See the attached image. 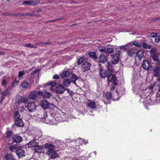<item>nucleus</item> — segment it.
<instances>
[{
    "instance_id": "obj_1",
    "label": "nucleus",
    "mask_w": 160,
    "mask_h": 160,
    "mask_svg": "<svg viewBox=\"0 0 160 160\" xmlns=\"http://www.w3.org/2000/svg\"><path fill=\"white\" fill-rule=\"evenodd\" d=\"M99 73L102 78H107L108 86L112 85L110 88L111 90H113L114 89V86L118 85V80L115 75L111 76V72L109 69L106 70L102 68H101L99 70Z\"/></svg>"
},
{
    "instance_id": "obj_2",
    "label": "nucleus",
    "mask_w": 160,
    "mask_h": 160,
    "mask_svg": "<svg viewBox=\"0 0 160 160\" xmlns=\"http://www.w3.org/2000/svg\"><path fill=\"white\" fill-rule=\"evenodd\" d=\"M115 94H116L113 97V96H112L110 93L107 92L105 93V94L103 95L102 98L104 103L108 104L111 101V98H112L113 100H118L119 97L117 92H115Z\"/></svg>"
},
{
    "instance_id": "obj_3",
    "label": "nucleus",
    "mask_w": 160,
    "mask_h": 160,
    "mask_svg": "<svg viewBox=\"0 0 160 160\" xmlns=\"http://www.w3.org/2000/svg\"><path fill=\"white\" fill-rule=\"evenodd\" d=\"M120 52V51L118 50L116 52L115 54L112 55L111 61L108 62V65L109 67H112V64H115L118 62Z\"/></svg>"
},
{
    "instance_id": "obj_4",
    "label": "nucleus",
    "mask_w": 160,
    "mask_h": 160,
    "mask_svg": "<svg viewBox=\"0 0 160 160\" xmlns=\"http://www.w3.org/2000/svg\"><path fill=\"white\" fill-rule=\"evenodd\" d=\"M69 78H65L63 79L62 81L63 84L66 87H68L71 82L76 85V81L78 79L77 76L75 74H73L72 75L71 78L72 80L69 79Z\"/></svg>"
},
{
    "instance_id": "obj_5",
    "label": "nucleus",
    "mask_w": 160,
    "mask_h": 160,
    "mask_svg": "<svg viewBox=\"0 0 160 160\" xmlns=\"http://www.w3.org/2000/svg\"><path fill=\"white\" fill-rule=\"evenodd\" d=\"M42 121L46 123H51L52 124H56L58 121L61 122V120L58 117L57 118H55L52 115L50 114L48 116L47 115L46 119L42 120Z\"/></svg>"
},
{
    "instance_id": "obj_6",
    "label": "nucleus",
    "mask_w": 160,
    "mask_h": 160,
    "mask_svg": "<svg viewBox=\"0 0 160 160\" xmlns=\"http://www.w3.org/2000/svg\"><path fill=\"white\" fill-rule=\"evenodd\" d=\"M156 48H152L150 51L151 56L153 60L155 61H158L159 54L156 52Z\"/></svg>"
},
{
    "instance_id": "obj_7",
    "label": "nucleus",
    "mask_w": 160,
    "mask_h": 160,
    "mask_svg": "<svg viewBox=\"0 0 160 160\" xmlns=\"http://www.w3.org/2000/svg\"><path fill=\"white\" fill-rule=\"evenodd\" d=\"M28 111L31 112H33L35 111L37 108V106L32 102H29L26 106Z\"/></svg>"
},
{
    "instance_id": "obj_8",
    "label": "nucleus",
    "mask_w": 160,
    "mask_h": 160,
    "mask_svg": "<svg viewBox=\"0 0 160 160\" xmlns=\"http://www.w3.org/2000/svg\"><path fill=\"white\" fill-rule=\"evenodd\" d=\"M66 89L61 84H59L56 87V92L57 94H62L64 93Z\"/></svg>"
},
{
    "instance_id": "obj_9",
    "label": "nucleus",
    "mask_w": 160,
    "mask_h": 160,
    "mask_svg": "<svg viewBox=\"0 0 160 160\" xmlns=\"http://www.w3.org/2000/svg\"><path fill=\"white\" fill-rule=\"evenodd\" d=\"M91 66L90 64L88 62H85L82 64L81 66L82 70L85 72L89 69Z\"/></svg>"
},
{
    "instance_id": "obj_10",
    "label": "nucleus",
    "mask_w": 160,
    "mask_h": 160,
    "mask_svg": "<svg viewBox=\"0 0 160 160\" xmlns=\"http://www.w3.org/2000/svg\"><path fill=\"white\" fill-rule=\"evenodd\" d=\"M45 148L48 150V152L53 151L55 149L54 145L51 143H47L44 145Z\"/></svg>"
},
{
    "instance_id": "obj_11",
    "label": "nucleus",
    "mask_w": 160,
    "mask_h": 160,
    "mask_svg": "<svg viewBox=\"0 0 160 160\" xmlns=\"http://www.w3.org/2000/svg\"><path fill=\"white\" fill-rule=\"evenodd\" d=\"M16 153L20 158H22L25 155V151L20 148H18V150L16 151Z\"/></svg>"
},
{
    "instance_id": "obj_12",
    "label": "nucleus",
    "mask_w": 160,
    "mask_h": 160,
    "mask_svg": "<svg viewBox=\"0 0 160 160\" xmlns=\"http://www.w3.org/2000/svg\"><path fill=\"white\" fill-rule=\"evenodd\" d=\"M40 104L42 107L44 109H47L50 108L49 103L45 100H42Z\"/></svg>"
},
{
    "instance_id": "obj_13",
    "label": "nucleus",
    "mask_w": 160,
    "mask_h": 160,
    "mask_svg": "<svg viewBox=\"0 0 160 160\" xmlns=\"http://www.w3.org/2000/svg\"><path fill=\"white\" fill-rule=\"evenodd\" d=\"M39 2L35 0L26 1L23 2V4L28 5L34 6L37 4Z\"/></svg>"
},
{
    "instance_id": "obj_14",
    "label": "nucleus",
    "mask_w": 160,
    "mask_h": 160,
    "mask_svg": "<svg viewBox=\"0 0 160 160\" xmlns=\"http://www.w3.org/2000/svg\"><path fill=\"white\" fill-rule=\"evenodd\" d=\"M38 95H39V91L38 92L33 91L30 93L28 98L31 99H34L37 98Z\"/></svg>"
},
{
    "instance_id": "obj_15",
    "label": "nucleus",
    "mask_w": 160,
    "mask_h": 160,
    "mask_svg": "<svg viewBox=\"0 0 160 160\" xmlns=\"http://www.w3.org/2000/svg\"><path fill=\"white\" fill-rule=\"evenodd\" d=\"M34 149L36 152L38 153H42L44 151V148L42 146H38L37 144L34 146Z\"/></svg>"
},
{
    "instance_id": "obj_16",
    "label": "nucleus",
    "mask_w": 160,
    "mask_h": 160,
    "mask_svg": "<svg viewBox=\"0 0 160 160\" xmlns=\"http://www.w3.org/2000/svg\"><path fill=\"white\" fill-rule=\"evenodd\" d=\"M38 115L39 118H41L42 120L46 119L47 117V114L45 111L41 112Z\"/></svg>"
},
{
    "instance_id": "obj_17",
    "label": "nucleus",
    "mask_w": 160,
    "mask_h": 160,
    "mask_svg": "<svg viewBox=\"0 0 160 160\" xmlns=\"http://www.w3.org/2000/svg\"><path fill=\"white\" fill-rule=\"evenodd\" d=\"M47 153L50 158H55L58 157V154L56 153L55 151L52 152H47Z\"/></svg>"
},
{
    "instance_id": "obj_18",
    "label": "nucleus",
    "mask_w": 160,
    "mask_h": 160,
    "mask_svg": "<svg viewBox=\"0 0 160 160\" xmlns=\"http://www.w3.org/2000/svg\"><path fill=\"white\" fill-rule=\"evenodd\" d=\"M39 95L42 96L44 98H49L51 96V94L50 93L47 92H42L39 91Z\"/></svg>"
},
{
    "instance_id": "obj_19",
    "label": "nucleus",
    "mask_w": 160,
    "mask_h": 160,
    "mask_svg": "<svg viewBox=\"0 0 160 160\" xmlns=\"http://www.w3.org/2000/svg\"><path fill=\"white\" fill-rule=\"evenodd\" d=\"M150 37L155 38V40H160V33L152 32L150 34Z\"/></svg>"
},
{
    "instance_id": "obj_20",
    "label": "nucleus",
    "mask_w": 160,
    "mask_h": 160,
    "mask_svg": "<svg viewBox=\"0 0 160 160\" xmlns=\"http://www.w3.org/2000/svg\"><path fill=\"white\" fill-rule=\"evenodd\" d=\"M87 104L88 107L92 109H95L96 107V104L95 102L89 100L87 102Z\"/></svg>"
},
{
    "instance_id": "obj_21",
    "label": "nucleus",
    "mask_w": 160,
    "mask_h": 160,
    "mask_svg": "<svg viewBox=\"0 0 160 160\" xmlns=\"http://www.w3.org/2000/svg\"><path fill=\"white\" fill-rule=\"evenodd\" d=\"M15 124L16 125L19 127H22L24 125L22 121L20 118L15 120Z\"/></svg>"
},
{
    "instance_id": "obj_22",
    "label": "nucleus",
    "mask_w": 160,
    "mask_h": 160,
    "mask_svg": "<svg viewBox=\"0 0 160 160\" xmlns=\"http://www.w3.org/2000/svg\"><path fill=\"white\" fill-rule=\"evenodd\" d=\"M149 64L148 62L146 60H144L142 63V67L145 70H147L149 68Z\"/></svg>"
},
{
    "instance_id": "obj_23",
    "label": "nucleus",
    "mask_w": 160,
    "mask_h": 160,
    "mask_svg": "<svg viewBox=\"0 0 160 160\" xmlns=\"http://www.w3.org/2000/svg\"><path fill=\"white\" fill-rule=\"evenodd\" d=\"M12 140L16 142H20L22 141V138L19 136L16 135L12 137Z\"/></svg>"
},
{
    "instance_id": "obj_24",
    "label": "nucleus",
    "mask_w": 160,
    "mask_h": 160,
    "mask_svg": "<svg viewBox=\"0 0 160 160\" xmlns=\"http://www.w3.org/2000/svg\"><path fill=\"white\" fill-rule=\"evenodd\" d=\"M99 58L100 62L101 63H104L107 61V58L106 56L103 54L100 55Z\"/></svg>"
},
{
    "instance_id": "obj_25",
    "label": "nucleus",
    "mask_w": 160,
    "mask_h": 160,
    "mask_svg": "<svg viewBox=\"0 0 160 160\" xmlns=\"http://www.w3.org/2000/svg\"><path fill=\"white\" fill-rule=\"evenodd\" d=\"M60 76L62 78H63L65 77L67 78H69L70 77V72L68 71H65L62 73Z\"/></svg>"
},
{
    "instance_id": "obj_26",
    "label": "nucleus",
    "mask_w": 160,
    "mask_h": 160,
    "mask_svg": "<svg viewBox=\"0 0 160 160\" xmlns=\"http://www.w3.org/2000/svg\"><path fill=\"white\" fill-rule=\"evenodd\" d=\"M4 158L6 160H16L13 155L10 153L6 154L4 156Z\"/></svg>"
},
{
    "instance_id": "obj_27",
    "label": "nucleus",
    "mask_w": 160,
    "mask_h": 160,
    "mask_svg": "<svg viewBox=\"0 0 160 160\" xmlns=\"http://www.w3.org/2000/svg\"><path fill=\"white\" fill-rule=\"evenodd\" d=\"M9 93V90L6 89L3 92L1 96V100L2 101L5 98V96Z\"/></svg>"
},
{
    "instance_id": "obj_28",
    "label": "nucleus",
    "mask_w": 160,
    "mask_h": 160,
    "mask_svg": "<svg viewBox=\"0 0 160 160\" xmlns=\"http://www.w3.org/2000/svg\"><path fill=\"white\" fill-rule=\"evenodd\" d=\"M143 52L142 50H139L136 52V54L139 59L142 58L143 56Z\"/></svg>"
},
{
    "instance_id": "obj_29",
    "label": "nucleus",
    "mask_w": 160,
    "mask_h": 160,
    "mask_svg": "<svg viewBox=\"0 0 160 160\" xmlns=\"http://www.w3.org/2000/svg\"><path fill=\"white\" fill-rule=\"evenodd\" d=\"M88 55L90 57L92 58L94 60H95L97 58L96 53L93 52H89Z\"/></svg>"
},
{
    "instance_id": "obj_30",
    "label": "nucleus",
    "mask_w": 160,
    "mask_h": 160,
    "mask_svg": "<svg viewBox=\"0 0 160 160\" xmlns=\"http://www.w3.org/2000/svg\"><path fill=\"white\" fill-rule=\"evenodd\" d=\"M36 141L35 139H33L30 142L28 143V145L29 146L32 147H34V146H36L37 145V143L36 144Z\"/></svg>"
},
{
    "instance_id": "obj_31",
    "label": "nucleus",
    "mask_w": 160,
    "mask_h": 160,
    "mask_svg": "<svg viewBox=\"0 0 160 160\" xmlns=\"http://www.w3.org/2000/svg\"><path fill=\"white\" fill-rule=\"evenodd\" d=\"M130 45L131 46L134 45L136 47H140L142 46V44L136 42H132L130 44Z\"/></svg>"
},
{
    "instance_id": "obj_32",
    "label": "nucleus",
    "mask_w": 160,
    "mask_h": 160,
    "mask_svg": "<svg viewBox=\"0 0 160 160\" xmlns=\"http://www.w3.org/2000/svg\"><path fill=\"white\" fill-rule=\"evenodd\" d=\"M75 141L80 144H82L84 143L86 144H87V143H88V142H85L81 138L77 139L75 140Z\"/></svg>"
},
{
    "instance_id": "obj_33",
    "label": "nucleus",
    "mask_w": 160,
    "mask_h": 160,
    "mask_svg": "<svg viewBox=\"0 0 160 160\" xmlns=\"http://www.w3.org/2000/svg\"><path fill=\"white\" fill-rule=\"evenodd\" d=\"M18 148L17 146L13 145L10 147L9 149L12 152H16V151L18 150Z\"/></svg>"
},
{
    "instance_id": "obj_34",
    "label": "nucleus",
    "mask_w": 160,
    "mask_h": 160,
    "mask_svg": "<svg viewBox=\"0 0 160 160\" xmlns=\"http://www.w3.org/2000/svg\"><path fill=\"white\" fill-rule=\"evenodd\" d=\"M151 100L149 99H146L143 101V103L146 105L149 106L152 104Z\"/></svg>"
},
{
    "instance_id": "obj_35",
    "label": "nucleus",
    "mask_w": 160,
    "mask_h": 160,
    "mask_svg": "<svg viewBox=\"0 0 160 160\" xmlns=\"http://www.w3.org/2000/svg\"><path fill=\"white\" fill-rule=\"evenodd\" d=\"M1 84L2 86L6 87L7 85V82L6 81V78L5 77L2 78V81L1 82Z\"/></svg>"
},
{
    "instance_id": "obj_36",
    "label": "nucleus",
    "mask_w": 160,
    "mask_h": 160,
    "mask_svg": "<svg viewBox=\"0 0 160 160\" xmlns=\"http://www.w3.org/2000/svg\"><path fill=\"white\" fill-rule=\"evenodd\" d=\"M29 83L26 82H24L22 84V88L24 89H26L28 88L29 86Z\"/></svg>"
},
{
    "instance_id": "obj_37",
    "label": "nucleus",
    "mask_w": 160,
    "mask_h": 160,
    "mask_svg": "<svg viewBox=\"0 0 160 160\" xmlns=\"http://www.w3.org/2000/svg\"><path fill=\"white\" fill-rule=\"evenodd\" d=\"M56 85V83L55 81H52L50 82L48 84V86H50L51 90H52V88L55 87Z\"/></svg>"
},
{
    "instance_id": "obj_38",
    "label": "nucleus",
    "mask_w": 160,
    "mask_h": 160,
    "mask_svg": "<svg viewBox=\"0 0 160 160\" xmlns=\"http://www.w3.org/2000/svg\"><path fill=\"white\" fill-rule=\"evenodd\" d=\"M98 49L100 52H104L106 51V48L102 46H99L98 47Z\"/></svg>"
},
{
    "instance_id": "obj_39",
    "label": "nucleus",
    "mask_w": 160,
    "mask_h": 160,
    "mask_svg": "<svg viewBox=\"0 0 160 160\" xmlns=\"http://www.w3.org/2000/svg\"><path fill=\"white\" fill-rule=\"evenodd\" d=\"M129 45H130V44H129ZM128 45H129V44L128 45L127 44V45H122V46H121L120 47V48L121 49H122V50H123L128 49L129 48V46Z\"/></svg>"
},
{
    "instance_id": "obj_40",
    "label": "nucleus",
    "mask_w": 160,
    "mask_h": 160,
    "mask_svg": "<svg viewBox=\"0 0 160 160\" xmlns=\"http://www.w3.org/2000/svg\"><path fill=\"white\" fill-rule=\"evenodd\" d=\"M20 115L18 112H16L14 113V117L15 118V120L17 119H18L20 118H19Z\"/></svg>"
},
{
    "instance_id": "obj_41",
    "label": "nucleus",
    "mask_w": 160,
    "mask_h": 160,
    "mask_svg": "<svg viewBox=\"0 0 160 160\" xmlns=\"http://www.w3.org/2000/svg\"><path fill=\"white\" fill-rule=\"evenodd\" d=\"M106 51L108 53H112L113 52V49L111 48H106Z\"/></svg>"
},
{
    "instance_id": "obj_42",
    "label": "nucleus",
    "mask_w": 160,
    "mask_h": 160,
    "mask_svg": "<svg viewBox=\"0 0 160 160\" xmlns=\"http://www.w3.org/2000/svg\"><path fill=\"white\" fill-rule=\"evenodd\" d=\"M28 101V98L27 97H23L22 98L21 103H26Z\"/></svg>"
},
{
    "instance_id": "obj_43",
    "label": "nucleus",
    "mask_w": 160,
    "mask_h": 160,
    "mask_svg": "<svg viewBox=\"0 0 160 160\" xmlns=\"http://www.w3.org/2000/svg\"><path fill=\"white\" fill-rule=\"evenodd\" d=\"M84 60V59L83 58H81L78 59V64H81L82 63Z\"/></svg>"
},
{
    "instance_id": "obj_44",
    "label": "nucleus",
    "mask_w": 160,
    "mask_h": 160,
    "mask_svg": "<svg viewBox=\"0 0 160 160\" xmlns=\"http://www.w3.org/2000/svg\"><path fill=\"white\" fill-rule=\"evenodd\" d=\"M25 74V72L23 71H20L18 73L19 77H21L22 76Z\"/></svg>"
},
{
    "instance_id": "obj_45",
    "label": "nucleus",
    "mask_w": 160,
    "mask_h": 160,
    "mask_svg": "<svg viewBox=\"0 0 160 160\" xmlns=\"http://www.w3.org/2000/svg\"><path fill=\"white\" fill-rule=\"evenodd\" d=\"M66 90L67 91L68 93L71 95H73V92L72 91H71V90H69L68 88H66Z\"/></svg>"
},
{
    "instance_id": "obj_46",
    "label": "nucleus",
    "mask_w": 160,
    "mask_h": 160,
    "mask_svg": "<svg viewBox=\"0 0 160 160\" xmlns=\"http://www.w3.org/2000/svg\"><path fill=\"white\" fill-rule=\"evenodd\" d=\"M6 135L8 137H9L11 136L12 134V132L10 131H7L6 132Z\"/></svg>"
},
{
    "instance_id": "obj_47",
    "label": "nucleus",
    "mask_w": 160,
    "mask_h": 160,
    "mask_svg": "<svg viewBox=\"0 0 160 160\" xmlns=\"http://www.w3.org/2000/svg\"><path fill=\"white\" fill-rule=\"evenodd\" d=\"M18 101L19 102L21 103V102L22 99L23 97H22L21 96H19L18 97Z\"/></svg>"
},
{
    "instance_id": "obj_48",
    "label": "nucleus",
    "mask_w": 160,
    "mask_h": 160,
    "mask_svg": "<svg viewBox=\"0 0 160 160\" xmlns=\"http://www.w3.org/2000/svg\"><path fill=\"white\" fill-rule=\"evenodd\" d=\"M53 79H58L59 78V77L57 74H55L53 76Z\"/></svg>"
},
{
    "instance_id": "obj_49",
    "label": "nucleus",
    "mask_w": 160,
    "mask_h": 160,
    "mask_svg": "<svg viewBox=\"0 0 160 160\" xmlns=\"http://www.w3.org/2000/svg\"><path fill=\"white\" fill-rule=\"evenodd\" d=\"M134 52H131L130 51H129L128 52V55L129 56H131L133 55Z\"/></svg>"
},
{
    "instance_id": "obj_50",
    "label": "nucleus",
    "mask_w": 160,
    "mask_h": 160,
    "mask_svg": "<svg viewBox=\"0 0 160 160\" xmlns=\"http://www.w3.org/2000/svg\"><path fill=\"white\" fill-rule=\"evenodd\" d=\"M148 45L145 42L143 44V48H147Z\"/></svg>"
},
{
    "instance_id": "obj_51",
    "label": "nucleus",
    "mask_w": 160,
    "mask_h": 160,
    "mask_svg": "<svg viewBox=\"0 0 160 160\" xmlns=\"http://www.w3.org/2000/svg\"><path fill=\"white\" fill-rule=\"evenodd\" d=\"M25 46L28 47H32V44L30 43H28L26 44L25 45Z\"/></svg>"
},
{
    "instance_id": "obj_52",
    "label": "nucleus",
    "mask_w": 160,
    "mask_h": 160,
    "mask_svg": "<svg viewBox=\"0 0 160 160\" xmlns=\"http://www.w3.org/2000/svg\"><path fill=\"white\" fill-rule=\"evenodd\" d=\"M24 108L23 107H22L21 108L20 110V111L21 112H23L24 111Z\"/></svg>"
},
{
    "instance_id": "obj_53",
    "label": "nucleus",
    "mask_w": 160,
    "mask_h": 160,
    "mask_svg": "<svg viewBox=\"0 0 160 160\" xmlns=\"http://www.w3.org/2000/svg\"><path fill=\"white\" fill-rule=\"evenodd\" d=\"M154 85H152L149 87V89L150 90H151L154 87Z\"/></svg>"
},
{
    "instance_id": "obj_54",
    "label": "nucleus",
    "mask_w": 160,
    "mask_h": 160,
    "mask_svg": "<svg viewBox=\"0 0 160 160\" xmlns=\"http://www.w3.org/2000/svg\"><path fill=\"white\" fill-rule=\"evenodd\" d=\"M151 48H152L151 46V45H148V46L147 47V48H148V49H149Z\"/></svg>"
},
{
    "instance_id": "obj_55",
    "label": "nucleus",
    "mask_w": 160,
    "mask_h": 160,
    "mask_svg": "<svg viewBox=\"0 0 160 160\" xmlns=\"http://www.w3.org/2000/svg\"><path fill=\"white\" fill-rule=\"evenodd\" d=\"M66 140L68 142H72V141L71 140H70V139L68 138L66 139Z\"/></svg>"
},
{
    "instance_id": "obj_56",
    "label": "nucleus",
    "mask_w": 160,
    "mask_h": 160,
    "mask_svg": "<svg viewBox=\"0 0 160 160\" xmlns=\"http://www.w3.org/2000/svg\"><path fill=\"white\" fill-rule=\"evenodd\" d=\"M15 81H14L12 82V83H11V86L12 87H13L14 86V83H15Z\"/></svg>"
},
{
    "instance_id": "obj_57",
    "label": "nucleus",
    "mask_w": 160,
    "mask_h": 160,
    "mask_svg": "<svg viewBox=\"0 0 160 160\" xmlns=\"http://www.w3.org/2000/svg\"><path fill=\"white\" fill-rule=\"evenodd\" d=\"M13 87L11 85V86H9L8 87V89L9 90V89H11Z\"/></svg>"
},
{
    "instance_id": "obj_58",
    "label": "nucleus",
    "mask_w": 160,
    "mask_h": 160,
    "mask_svg": "<svg viewBox=\"0 0 160 160\" xmlns=\"http://www.w3.org/2000/svg\"><path fill=\"white\" fill-rule=\"evenodd\" d=\"M158 91L160 92V83L158 85Z\"/></svg>"
},
{
    "instance_id": "obj_59",
    "label": "nucleus",
    "mask_w": 160,
    "mask_h": 160,
    "mask_svg": "<svg viewBox=\"0 0 160 160\" xmlns=\"http://www.w3.org/2000/svg\"><path fill=\"white\" fill-rule=\"evenodd\" d=\"M159 18H155L153 19L154 21H157L159 19Z\"/></svg>"
},
{
    "instance_id": "obj_60",
    "label": "nucleus",
    "mask_w": 160,
    "mask_h": 160,
    "mask_svg": "<svg viewBox=\"0 0 160 160\" xmlns=\"http://www.w3.org/2000/svg\"><path fill=\"white\" fill-rule=\"evenodd\" d=\"M140 97H142V98H145L146 97V96H143V95H142V94H140Z\"/></svg>"
},
{
    "instance_id": "obj_61",
    "label": "nucleus",
    "mask_w": 160,
    "mask_h": 160,
    "mask_svg": "<svg viewBox=\"0 0 160 160\" xmlns=\"http://www.w3.org/2000/svg\"><path fill=\"white\" fill-rule=\"evenodd\" d=\"M155 41V42L156 43H158L159 41Z\"/></svg>"
},
{
    "instance_id": "obj_62",
    "label": "nucleus",
    "mask_w": 160,
    "mask_h": 160,
    "mask_svg": "<svg viewBox=\"0 0 160 160\" xmlns=\"http://www.w3.org/2000/svg\"><path fill=\"white\" fill-rule=\"evenodd\" d=\"M33 73H36V70H35L33 72Z\"/></svg>"
},
{
    "instance_id": "obj_63",
    "label": "nucleus",
    "mask_w": 160,
    "mask_h": 160,
    "mask_svg": "<svg viewBox=\"0 0 160 160\" xmlns=\"http://www.w3.org/2000/svg\"><path fill=\"white\" fill-rule=\"evenodd\" d=\"M94 153H95V155H96V152H94Z\"/></svg>"
},
{
    "instance_id": "obj_64",
    "label": "nucleus",
    "mask_w": 160,
    "mask_h": 160,
    "mask_svg": "<svg viewBox=\"0 0 160 160\" xmlns=\"http://www.w3.org/2000/svg\"><path fill=\"white\" fill-rule=\"evenodd\" d=\"M145 92V91L144 90H143V91H142V92H143V93H144Z\"/></svg>"
}]
</instances>
